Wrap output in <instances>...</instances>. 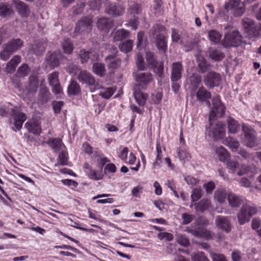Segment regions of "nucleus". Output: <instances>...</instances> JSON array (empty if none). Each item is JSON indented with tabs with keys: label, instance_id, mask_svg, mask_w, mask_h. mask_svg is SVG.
Listing matches in <instances>:
<instances>
[{
	"label": "nucleus",
	"instance_id": "1",
	"mask_svg": "<svg viewBox=\"0 0 261 261\" xmlns=\"http://www.w3.org/2000/svg\"><path fill=\"white\" fill-rule=\"evenodd\" d=\"M9 114L12 116L14 121L15 128L13 127L12 129L15 132L20 130L23 122L27 119L25 114L21 112L17 107L9 109L4 106L0 108L1 116L3 117L8 116Z\"/></svg>",
	"mask_w": 261,
	"mask_h": 261
},
{
	"label": "nucleus",
	"instance_id": "2",
	"mask_svg": "<svg viewBox=\"0 0 261 261\" xmlns=\"http://www.w3.org/2000/svg\"><path fill=\"white\" fill-rule=\"evenodd\" d=\"M77 79L82 85H85L86 87H88L91 92H94L102 88L96 81L95 77L86 70H81L77 75Z\"/></svg>",
	"mask_w": 261,
	"mask_h": 261
},
{
	"label": "nucleus",
	"instance_id": "3",
	"mask_svg": "<svg viewBox=\"0 0 261 261\" xmlns=\"http://www.w3.org/2000/svg\"><path fill=\"white\" fill-rule=\"evenodd\" d=\"M38 85V77L36 75H31L29 78L28 84L26 86L25 90H23L21 93L18 94V95L23 99H28L30 101L32 100L35 97Z\"/></svg>",
	"mask_w": 261,
	"mask_h": 261
},
{
	"label": "nucleus",
	"instance_id": "4",
	"mask_svg": "<svg viewBox=\"0 0 261 261\" xmlns=\"http://www.w3.org/2000/svg\"><path fill=\"white\" fill-rule=\"evenodd\" d=\"M210 107L211 109L209 116V122L210 123L216 117H222L225 114L226 108L219 95L214 96L212 98V106H210Z\"/></svg>",
	"mask_w": 261,
	"mask_h": 261
},
{
	"label": "nucleus",
	"instance_id": "5",
	"mask_svg": "<svg viewBox=\"0 0 261 261\" xmlns=\"http://www.w3.org/2000/svg\"><path fill=\"white\" fill-rule=\"evenodd\" d=\"M256 212V207L248 204L243 205L237 215L239 223L240 225H243L248 222L251 217L254 215Z\"/></svg>",
	"mask_w": 261,
	"mask_h": 261
},
{
	"label": "nucleus",
	"instance_id": "6",
	"mask_svg": "<svg viewBox=\"0 0 261 261\" xmlns=\"http://www.w3.org/2000/svg\"><path fill=\"white\" fill-rule=\"evenodd\" d=\"M242 40V37L237 31H233L225 35L222 44L226 47H238Z\"/></svg>",
	"mask_w": 261,
	"mask_h": 261
},
{
	"label": "nucleus",
	"instance_id": "7",
	"mask_svg": "<svg viewBox=\"0 0 261 261\" xmlns=\"http://www.w3.org/2000/svg\"><path fill=\"white\" fill-rule=\"evenodd\" d=\"M135 79L138 84L135 87L141 88L142 89H146L148 85L153 80V76L150 72L138 73L136 74Z\"/></svg>",
	"mask_w": 261,
	"mask_h": 261
},
{
	"label": "nucleus",
	"instance_id": "8",
	"mask_svg": "<svg viewBox=\"0 0 261 261\" xmlns=\"http://www.w3.org/2000/svg\"><path fill=\"white\" fill-rule=\"evenodd\" d=\"M221 81L220 74L215 71H211L204 76L203 83L204 85L210 88L218 87Z\"/></svg>",
	"mask_w": 261,
	"mask_h": 261
},
{
	"label": "nucleus",
	"instance_id": "9",
	"mask_svg": "<svg viewBox=\"0 0 261 261\" xmlns=\"http://www.w3.org/2000/svg\"><path fill=\"white\" fill-rule=\"evenodd\" d=\"M225 9L228 11L229 10H233L235 15L241 16L245 11L244 3L241 2L240 0H231L224 6Z\"/></svg>",
	"mask_w": 261,
	"mask_h": 261
},
{
	"label": "nucleus",
	"instance_id": "10",
	"mask_svg": "<svg viewBox=\"0 0 261 261\" xmlns=\"http://www.w3.org/2000/svg\"><path fill=\"white\" fill-rule=\"evenodd\" d=\"M92 21L90 17H83L76 24L74 33L75 35L83 32L89 33L92 29Z\"/></svg>",
	"mask_w": 261,
	"mask_h": 261
},
{
	"label": "nucleus",
	"instance_id": "11",
	"mask_svg": "<svg viewBox=\"0 0 261 261\" xmlns=\"http://www.w3.org/2000/svg\"><path fill=\"white\" fill-rule=\"evenodd\" d=\"M244 134L242 137V142L249 148L254 147L257 145L255 133L250 129L245 130L243 128Z\"/></svg>",
	"mask_w": 261,
	"mask_h": 261
},
{
	"label": "nucleus",
	"instance_id": "12",
	"mask_svg": "<svg viewBox=\"0 0 261 261\" xmlns=\"http://www.w3.org/2000/svg\"><path fill=\"white\" fill-rule=\"evenodd\" d=\"M124 11V8L118 3L108 2L106 7L105 12L107 14L114 16L121 15Z\"/></svg>",
	"mask_w": 261,
	"mask_h": 261
},
{
	"label": "nucleus",
	"instance_id": "13",
	"mask_svg": "<svg viewBox=\"0 0 261 261\" xmlns=\"http://www.w3.org/2000/svg\"><path fill=\"white\" fill-rule=\"evenodd\" d=\"M212 127V135L214 140H220L223 138L225 135V125L220 121L212 125V121L210 123Z\"/></svg>",
	"mask_w": 261,
	"mask_h": 261
},
{
	"label": "nucleus",
	"instance_id": "14",
	"mask_svg": "<svg viewBox=\"0 0 261 261\" xmlns=\"http://www.w3.org/2000/svg\"><path fill=\"white\" fill-rule=\"evenodd\" d=\"M187 231L198 238H204L207 240H212L214 237V233L212 231L203 227H200L197 229H187Z\"/></svg>",
	"mask_w": 261,
	"mask_h": 261
},
{
	"label": "nucleus",
	"instance_id": "15",
	"mask_svg": "<svg viewBox=\"0 0 261 261\" xmlns=\"http://www.w3.org/2000/svg\"><path fill=\"white\" fill-rule=\"evenodd\" d=\"M242 25L250 37H256L258 35L259 32L254 22L249 18H244L242 20Z\"/></svg>",
	"mask_w": 261,
	"mask_h": 261
},
{
	"label": "nucleus",
	"instance_id": "16",
	"mask_svg": "<svg viewBox=\"0 0 261 261\" xmlns=\"http://www.w3.org/2000/svg\"><path fill=\"white\" fill-rule=\"evenodd\" d=\"M216 226L222 230L228 233L231 230L230 223L228 218L224 216H218L215 220Z\"/></svg>",
	"mask_w": 261,
	"mask_h": 261
},
{
	"label": "nucleus",
	"instance_id": "17",
	"mask_svg": "<svg viewBox=\"0 0 261 261\" xmlns=\"http://www.w3.org/2000/svg\"><path fill=\"white\" fill-rule=\"evenodd\" d=\"M45 80H42L41 82L40 89L38 94V99L42 103H46L50 98L51 94L46 86Z\"/></svg>",
	"mask_w": 261,
	"mask_h": 261
},
{
	"label": "nucleus",
	"instance_id": "18",
	"mask_svg": "<svg viewBox=\"0 0 261 261\" xmlns=\"http://www.w3.org/2000/svg\"><path fill=\"white\" fill-rule=\"evenodd\" d=\"M182 71L183 67L181 63L179 62L173 63L172 64L171 81H179L181 78Z\"/></svg>",
	"mask_w": 261,
	"mask_h": 261
},
{
	"label": "nucleus",
	"instance_id": "19",
	"mask_svg": "<svg viewBox=\"0 0 261 261\" xmlns=\"http://www.w3.org/2000/svg\"><path fill=\"white\" fill-rule=\"evenodd\" d=\"M196 96L197 100L201 102H206L210 107V99L211 98V93L203 87H200L197 91Z\"/></svg>",
	"mask_w": 261,
	"mask_h": 261
},
{
	"label": "nucleus",
	"instance_id": "20",
	"mask_svg": "<svg viewBox=\"0 0 261 261\" xmlns=\"http://www.w3.org/2000/svg\"><path fill=\"white\" fill-rule=\"evenodd\" d=\"M108 68L111 70H115L120 67L121 61L115 55H109L105 58Z\"/></svg>",
	"mask_w": 261,
	"mask_h": 261
},
{
	"label": "nucleus",
	"instance_id": "21",
	"mask_svg": "<svg viewBox=\"0 0 261 261\" xmlns=\"http://www.w3.org/2000/svg\"><path fill=\"white\" fill-rule=\"evenodd\" d=\"M62 57L60 52H54L47 56L46 61L51 67L55 68L59 66L60 60Z\"/></svg>",
	"mask_w": 261,
	"mask_h": 261
},
{
	"label": "nucleus",
	"instance_id": "22",
	"mask_svg": "<svg viewBox=\"0 0 261 261\" xmlns=\"http://www.w3.org/2000/svg\"><path fill=\"white\" fill-rule=\"evenodd\" d=\"M155 43L160 53H164L167 50V42L166 37L162 34L156 36Z\"/></svg>",
	"mask_w": 261,
	"mask_h": 261
},
{
	"label": "nucleus",
	"instance_id": "23",
	"mask_svg": "<svg viewBox=\"0 0 261 261\" xmlns=\"http://www.w3.org/2000/svg\"><path fill=\"white\" fill-rule=\"evenodd\" d=\"M198 63V70L199 72L203 73L207 71L211 67V65L206 62L204 57L200 54L195 55Z\"/></svg>",
	"mask_w": 261,
	"mask_h": 261
},
{
	"label": "nucleus",
	"instance_id": "24",
	"mask_svg": "<svg viewBox=\"0 0 261 261\" xmlns=\"http://www.w3.org/2000/svg\"><path fill=\"white\" fill-rule=\"evenodd\" d=\"M141 88L134 87V96L136 102L139 106H144L148 97V95L141 91Z\"/></svg>",
	"mask_w": 261,
	"mask_h": 261
},
{
	"label": "nucleus",
	"instance_id": "25",
	"mask_svg": "<svg viewBox=\"0 0 261 261\" xmlns=\"http://www.w3.org/2000/svg\"><path fill=\"white\" fill-rule=\"evenodd\" d=\"M12 3L22 16H27L29 15L30 10L24 3L19 0H13Z\"/></svg>",
	"mask_w": 261,
	"mask_h": 261
},
{
	"label": "nucleus",
	"instance_id": "26",
	"mask_svg": "<svg viewBox=\"0 0 261 261\" xmlns=\"http://www.w3.org/2000/svg\"><path fill=\"white\" fill-rule=\"evenodd\" d=\"M97 25L99 30L107 31L112 27L113 23L110 19L102 17L98 19Z\"/></svg>",
	"mask_w": 261,
	"mask_h": 261
},
{
	"label": "nucleus",
	"instance_id": "27",
	"mask_svg": "<svg viewBox=\"0 0 261 261\" xmlns=\"http://www.w3.org/2000/svg\"><path fill=\"white\" fill-rule=\"evenodd\" d=\"M27 130L34 134L39 135L41 132L40 123L35 121H28L25 124Z\"/></svg>",
	"mask_w": 261,
	"mask_h": 261
},
{
	"label": "nucleus",
	"instance_id": "28",
	"mask_svg": "<svg viewBox=\"0 0 261 261\" xmlns=\"http://www.w3.org/2000/svg\"><path fill=\"white\" fill-rule=\"evenodd\" d=\"M227 200L229 205L231 207H238L243 202V200L240 196H238L232 193H229L227 195Z\"/></svg>",
	"mask_w": 261,
	"mask_h": 261
},
{
	"label": "nucleus",
	"instance_id": "29",
	"mask_svg": "<svg viewBox=\"0 0 261 261\" xmlns=\"http://www.w3.org/2000/svg\"><path fill=\"white\" fill-rule=\"evenodd\" d=\"M23 44V41L19 38H17L12 39L5 45L13 53L20 49Z\"/></svg>",
	"mask_w": 261,
	"mask_h": 261
},
{
	"label": "nucleus",
	"instance_id": "30",
	"mask_svg": "<svg viewBox=\"0 0 261 261\" xmlns=\"http://www.w3.org/2000/svg\"><path fill=\"white\" fill-rule=\"evenodd\" d=\"M207 53L209 57L215 61H221L225 57L223 52L214 48H210Z\"/></svg>",
	"mask_w": 261,
	"mask_h": 261
},
{
	"label": "nucleus",
	"instance_id": "31",
	"mask_svg": "<svg viewBox=\"0 0 261 261\" xmlns=\"http://www.w3.org/2000/svg\"><path fill=\"white\" fill-rule=\"evenodd\" d=\"M92 71L96 75L103 77L106 74L105 64L99 62L94 63L92 65Z\"/></svg>",
	"mask_w": 261,
	"mask_h": 261
},
{
	"label": "nucleus",
	"instance_id": "32",
	"mask_svg": "<svg viewBox=\"0 0 261 261\" xmlns=\"http://www.w3.org/2000/svg\"><path fill=\"white\" fill-rule=\"evenodd\" d=\"M67 92L69 95H77L81 93L80 85L75 81H71L68 87Z\"/></svg>",
	"mask_w": 261,
	"mask_h": 261
},
{
	"label": "nucleus",
	"instance_id": "33",
	"mask_svg": "<svg viewBox=\"0 0 261 261\" xmlns=\"http://www.w3.org/2000/svg\"><path fill=\"white\" fill-rule=\"evenodd\" d=\"M228 132L230 134H236L240 129L238 122L232 117H228L227 120Z\"/></svg>",
	"mask_w": 261,
	"mask_h": 261
},
{
	"label": "nucleus",
	"instance_id": "34",
	"mask_svg": "<svg viewBox=\"0 0 261 261\" xmlns=\"http://www.w3.org/2000/svg\"><path fill=\"white\" fill-rule=\"evenodd\" d=\"M20 62V58L18 56H14L7 64L6 71L8 73L13 72L17 65Z\"/></svg>",
	"mask_w": 261,
	"mask_h": 261
},
{
	"label": "nucleus",
	"instance_id": "35",
	"mask_svg": "<svg viewBox=\"0 0 261 261\" xmlns=\"http://www.w3.org/2000/svg\"><path fill=\"white\" fill-rule=\"evenodd\" d=\"M47 143L55 152L59 151L61 149L62 146L64 145L62 140L60 138H50L48 140Z\"/></svg>",
	"mask_w": 261,
	"mask_h": 261
},
{
	"label": "nucleus",
	"instance_id": "36",
	"mask_svg": "<svg viewBox=\"0 0 261 261\" xmlns=\"http://www.w3.org/2000/svg\"><path fill=\"white\" fill-rule=\"evenodd\" d=\"M13 13L12 7L7 3H2L0 5V16L3 17H7Z\"/></svg>",
	"mask_w": 261,
	"mask_h": 261
},
{
	"label": "nucleus",
	"instance_id": "37",
	"mask_svg": "<svg viewBox=\"0 0 261 261\" xmlns=\"http://www.w3.org/2000/svg\"><path fill=\"white\" fill-rule=\"evenodd\" d=\"M78 57L82 64L87 63L89 59H91L92 61L94 60L92 58V53L85 49L80 50L78 54Z\"/></svg>",
	"mask_w": 261,
	"mask_h": 261
},
{
	"label": "nucleus",
	"instance_id": "38",
	"mask_svg": "<svg viewBox=\"0 0 261 261\" xmlns=\"http://www.w3.org/2000/svg\"><path fill=\"white\" fill-rule=\"evenodd\" d=\"M146 60L148 67L150 68H155L159 63L154 58L153 53L151 52L146 53Z\"/></svg>",
	"mask_w": 261,
	"mask_h": 261
},
{
	"label": "nucleus",
	"instance_id": "39",
	"mask_svg": "<svg viewBox=\"0 0 261 261\" xmlns=\"http://www.w3.org/2000/svg\"><path fill=\"white\" fill-rule=\"evenodd\" d=\"M216 153L217 154L219 159L222 162L227 161L229 157V153L226 149L223 146H220L216 148Z\"/></svg>",
	"mask_w": 261,
	"mask_h": 261
},
{
	"label": "nucleus",
	"instance_id": "40",
	"mask_svg": "<svg viewBox=\"0 0 261 261\" xmlns=\"http://www.w3.org/2000/svg\"><path fill=\"white\" fill-rule=\"evenodd\" d=\"M45 46L43 43L41 42H37L32 46V50L34 54L37 56H39L45 51Z\"/></svg>",
	"mask_w": 261,
	"mask_h": 261
},
{
	"label": "nucleus",
	"instance_id": "41",
	"mask_svg": "<svg viewBox=\"0 0 261 261\" xmlns=\"http://www.w3.org/2000/svg\"><path fill=\"white\" fill-rule=\"evenodd\" d=\"M62 46L64 53L67 54H71L74 49L73 44L69 39L64 40Z\"/></svg>",
	"mask_w": 261,
	"mask_h": 261
},
{
	"label": "nucleus",
	"instance_id": "42",
	"mask_svg": "<svg viewBox=\"0 0 261 261\" xmlns=\"http://www.w3.org/2000/svg\"><path fill=\"white\" fill-rule=\"evenodd\" d=\"M129 33L128 31L122 29L117 31L114 34L113 39L115 41H121L128 37Z\"/></svg>",
	"mask_w": 261,
	"mask_h": 261
},
{
	"label": "nucleus",
	"instance_id": "43",
	"mask_svg": "<svg viewBox=\"0 0 261 261\" xmlns=\"http://www.w3.org/2000/svg\"><path fill=\"white\" fill-rule=\"evenodd\" d=\"M209 204L210 203L208 200H202L194 204L195 209L197 212H203L208 208Z\"/></svg>",
	"mask_w": 261,
	"mask_h": 261
},
{
	"label": "nucleus",
	"instance_id": "44",
	"mask_svg": "<svg viewBox=\"0 0 261 261\" xmlns=\"http://www.w3.org/2000/svg\"><path fill=\"white\" fill-rule=\"evenodd\" d=\"M208 37L212 42L217 43L220 41L222 35L217 31L211 30L208 32Z\"/></svg>",
	"mask_w": 261,
	"mask_h": 261
},
{
	"label": "nucleus",
	"instance_id": "45",
	"mask_svg": "<svg viewBox=\"0 0 261 261\" xmlns=\"http://www.w3.org/2000/svg\"><path fill=\"white\" fill-rule=\"evenodd\" d=\"M133 41L128 40L126 41L121 43L119 47L121 51L127 53L130 51L133 47Z\"/></svg>",
	"mask_w": 261,
	"mask_h": 261
},
{
	"label": "nucleus",
	"instance_id": "46",
	"mask_svg": "<svg viewBox=\"0 0 261 261\" xmlns=\"http://www.w3.org/2000/svg\"><path fill=\"white\" fill-rule=\"evenodd\" d=\"M48 80L50 86L56 85L59 83V73L57 71L53 72L48 75Z\"/></svg>",
	"mask_w": 261,
	"mask_h": 261
},
{
	"label": "nucleus",
	"instance_id": "47",
	"mask_svg": "<svg viewBox=\"0 0 261 261\" xmlns=\"http://www.w3.org/2000/svg\"><path fill=\"white\" fill-rule=\"evenodd\" d=\"M215 199L219 203H222L226 198V193L224 190H218L215 192Z\"/></svg>",
	"mask_w": 261,
	"mask_h": 261
},
{
	"label": "nucleus",
	"instance_id": "48",
	"mask_svg": "<svg viewBox=\"0 0 261 261\" xmlns=\"http://www.w3.org/2000/svg\"><path fill=\"white\" fill-rule=\"evenodd\" d=\"M29 73V66L27 64H23L18 68L17 71V75L22 77L27 76Z\"/></svg>",
	"mask_w": 261,
	"mask_h": 261
},
{
	"label": "nucleus",
	"instance_id": "49",
	"mask_svg": "<svg viewBox=\"0 0 261 261\" xmlns=\"http://www.w3.org/2000/svg\"><path fill=\"white\" fill-rule=\"evenodd\" d=\"M210 256L212 261H227L226 257L223 254L217 253L213 251L210 252Z\"/></svg>",
	"mask_w": 261,
	"mask_h": 261
},
{
	"label": "nucleus",
	"instance_id": "50",
	"mask_svg": "<svg viewBox=\"0 0 261 261\" xmlns=\"http://www.w3.org/2000/svg\"><path fill=\"white\" fill-rule=\"evenodd\" d=\"M226 165L227 168L229 170V172L232 173H233L236 171L237 169H238L239 164L236 161L229 160L227 161Z\"/></svg>",
	"mask_w": 261,
	"mask_h": 261
},
{
	"label": "nucleus",
	"instance_id": "51",
	"mask_svg": "<svg viewBox=\"0 0 261 261\" xmlns=\"http://www.w3.org/2000/svg\"><path fill=\"white\" fill-rule=\"evenodd\" d=\"M239 64L238 60L236 57L230 56L227 59L226 65L227 68L234 69Z\"/></svg>",
	"mask_w": 261,
	"mask_h": 261
},
{
	"label": "nucleus",
	"instance_id": "52",
	"mask_svg": "<svg viewBox=\"0 0 261 261\" xmlns=\"http://www.w3.org/2000/svg\"><path fill=\"white\" fill-rule=\"evenodd\" d=\"M227 141L228 142V147L232 151L236 152L238 150V148L240 146V143L239 141L235 140L231 138L228 139Z\"/></svg>",
	"mask_w": 261,
	"mask_h": 261
},
{
	"label": "nucleus",
	"instance_id": "53",
	"mask_svg": "<svg viewBox=\"0 0 261 261\" xmlns=\"http://www.w3.org/2000/svg\"><path fill=\"white\" fill-rule=\"evenodd\" d=\"M238 153L245 160H247L248 161H252L254 158L253 153L248 152L243 148H240L238 151Z\"/></svg>",
	"mask_w": 261,
	"mask_h": 261
},
{
	"label": "nucleus",
	"instance_id": "54",
	"mask_svg": "<svg viewBox=\"0 0 261 261\" xmlns=\"http://www.w3.org/2000/svg\"><path fill=\"white\" fill-rule=\"evenodd\" d=\"M115 92L113 88H107L104 91H101L99 93V95L105 99L110 98Z\"/></svg>",
	"mask_w": 261,
	"mask_h": 261
},
{
	"label": "nucleus",
	"instance_id": "55",
	"mask_svg": "<svg viewBox=\"0 0 261 261\" xmlns=\"http://www.w3.org/2000/svg\"><path fill=\"white\" fill-rule=\"evenodd\" d=\"M136 64L137 68L139 70L142 71L145 69L144 59L143 56L140 53H138L137 54Z\"/></svg>",
	"mask_w": 261,
	"mask_h": 261
},
{
	"label": "nucleus",
	"instance_id": "56",
	"mask_svg": "<svg viewBox=\"0 0 261 261\" xmlns=\"http://www.w3.org/2000/svg\"><path fill=\"white\" fill-rule=\"evenodd\" d=\"M85 7V3L83 2H80L79 3H77L75 6L73 7V13L74 14H81L84 10V9Z\"/></svg>",
	"mask_w": 261,
	"mask_h": 261
},
{
	"label": "nucleus",
	"instance_id": "57",
	"mask_svg": "<svg viewBox=\"0 0 261 261\" xmlns=\"http://www.w3.org/2000/svg\"><path fill=\"white\" fill-rule=\"evenodd\" d=\"M12 54V51L5 45V47L0 53V57L2 60L5 61L8 59Z\"/></svg>",
	"mask_w": 261,
	"mask_h": 261
},
{
	"label": "nucleus",
	"instance_id": "58",
	"mask_svg": "<svg viewBox=\"0 0 261 261\" xmlns=\"http://www.w3.org/2000/svg\"><path fill=\"white\" fill-rule=\"evenodd\" d=\"M202 196V190L200 189L196 188L192 191L191 194V199L192 201H196L199 199Z\"/></svg>",
	"mask_w": 261,
	"mask_h": 261
},
{
	"label": "nucleus",
	"instance_id": "59",
	"mask_svg": "<svg viewBox=\"0 0 261 261\" xmlns=\"http://www.w3.org/2000/svg\"><path fill=\"white\" fill-rule=\"evenodd\" d=\"M194 218V216L187 213H182L181 214V218L182 219V224L186 225L192 222Z\"/></svg>",
	"mask_w": 261,
	"mask_h": 261
},
{
	"label": "nucleus",
	"instance_id": "60",
	"mask_svg": "<svg viewBox=\"0 0 261 261\" xmlns=\"http://www.w3.org/2000/svg\"><path fill=\"white\" fill-rule=\"evenodd\" d=\"M67 163V158L66 153L63 151L59 154L58 163L56 164L55 166H57V165H65Z\"/></svg>",
	"mask_w": 261,
	"mask_h": 261
},
{
	"label": "nucleus",
	"instance_id": "61",
	"mask_svg": "<svg viewBox=\"0 0 261 261\" xmlns=\"http://www.w3.org/2000/svg\"><path fill=\"white\" fill-rule=\"evenodd\" d=\"M177 152L178 158L180 160H189L191 158L190 154L186 151L181 150L179 148H177Z\"/></svg>",
	"mask_w": 261,
	"mask_h": 261
},
{
	"label": "nucleus",
	"instance_id": "62",
	"mask_svg": "<svg viewBox=\"0 0 261 261\" xmlns=\"http://www.w3.org/2000/svg\"><path fill=\"white\" fill-rule=\"evenodd\" d=\"M201 82V77L200 75H193L190 78V83L194 88H197Z\"/></svg>",
	"mask_w": 261,
	"mask_h": 261
},
{
	"label": "nucleus",
	"instance_id": "63",
	"mask_svg": "<svg viewBox=\"0 0 261 261\" xmlns=\"http://www.w3.org/2000/svg\"><path fill=\"white\" fill-rule=\"evenodd\" d=\"M177 242L180 245L184 247H188L190 245V242L188 238L183 235L178 236L177 238Z\"/></svg>",
	"mask_w": 261,
	"mask_h": 261
},
{
	"label": "nucleus",
	"instance_id": "64",
	"mask_svg": "<svg viewBox=\"0 0 261 261\" xmlns=\"http://www.w3.org/2000/svg\"><path fill=\"white\" fill-rule=\"evenodd\" d=\"M194 261H210L203 252H198L194 255Z\"/></svg>",
	"mask_w": 261,
	"mask_h": 261
}]
</instances>
